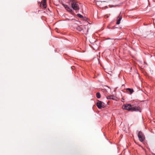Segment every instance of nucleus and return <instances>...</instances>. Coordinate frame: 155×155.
<instances>
[{
    "label": "nucleus",
    "instance_id": "2",
    "mask_svg": "<svg viewBox=\"0 0 155 155\" xmlns=\"http://www.w3.org/2000/svg\"><path fill=\"white\" fill-rule=\"evenodd\" d=\"M123 109L128 110H131L132 111H138L139 110L140 108L137 106L132 107L130 104H126L123 105L122 107Z\"/></svg>",
    "mask_w": 155,
    "mask_h": 155
},
{
    "label": "nucleus",
    "instance_id": "3",
    "mask_svg": "<svg viewBox=\"0 0 155 155\" xmlns=\"http://www.w3.org/2000/svg\"><path fill=\"white\" fill-rule=\"evenodd\" d=\"M138 136L139 141L141 142H143L145 139V137L144 135L141 131L139 132Z\"/></svg>",
    "mask_w": 155,
    "mask_h": 155
},
{
    "label": "nucleus",
    "instance_id": "10",
    "mask_svg": "<svg viewBox=\"0 0 155 155\" xmlns=\"http://www.w3.org/2000/svg\"><path fill=\"white\" fill-rule=\"evenodd\" d=\"M77 15L80 18H83V16L80 14H78Z\"/></svg>",
    "mask_w": 155,
    "mask_h": 155
},
{
    "label": "nucleus",
    "instance_id": "1",
    "mask_svg": "<svg viewBox=\"0 0 155 155\" xmlns=\"http://www.w3.org/2000/svg\"><path fill=\"white\" fill-rule=\"evenodd\" d=\"M70 3L71 4L72 8L63 4H62V5L68 12L73 14L72 8L75 10H78L79 9V3L75 0H72L71 1Z\"/></svg>",
    "mask_w": 155,
    "mask_h": 155
},
{
    "label": "nucleus",
    "instance_id": "7",
    "mask_svg": "<svg viewBox=\"0 0 155 155\" xmlns=\"http://www.w3.org/2000/svg\"><path fill=\"white\" fill-rule=\"evenodd\" d=\"M76 29L77 30H78L79 31H81L83 30L82 28L80 26H78L77 27Z\"/></svg>",
    "mask_w": 155,
    "mask_h": 155
},
{
    "label": "nucleus",
    "instance_id": "9",
    "mask_svg": "<svg viewBox=\"0 0 155 155\" xmlns=\"http://www.w3.org/2000/svg\"><path fill=\"white\" fill-rule=\"evenodd\" d=\"M127 90H128L131 93H132L134 92L133 89L128 88L127 89Z\"/></svg>",
    "mask_w": 155,
    "mask_h": 155
},
{
    "label": "nucleus",
    "instance_id": "8",
    "mask_svg": "<svg viewBox=\"0 0 155 155\" xmlns=\"http://www.w3.org/2000/svg\"><path fill=\"white\" fill-rule=\"evenodd\" d=\"M97 97L98 98H99L101 97V96L99 92H97L96 94Z\"/></svg>",
    "mask_w": 155,
    "mask_h": 155
},
{
    "label": "nucleus",
    "instance_id": "5",
    "mask_svg": "<svg viewBox=\"0 0 155 155\" xmlns=\"http://www.w3.org/2000/svg\"><path fill=\"white\" fill-rule=\"evenodd\" d=\"M122 19V17L121 16H120V14L119 16L117 18V24L119 25L120 24V21Z\"/></svg>",
    "mask_w": 155,
    "mask_h": 155
},
{
    "label": "nucleus",
    "instance_id": "6",
    "mask_svg": "<svg viewBox=\"0 0 155 155\" xmlns=\"http://www.w3.org/2000/svg\"><path fill=\"white\" fill-rule=\"evenodd\" d=\"M42 5H43V8H45L46 7V3L41 2L40 5L41 6Z\"/></svg>",
    "mask_w": 155,
    "mask_h": 155
},
{
    "label": "nucleus",
    "instance_id": "4",
    "mask_svg": "<svg viewBox=\"0 0 155 155\" xmlns=\"http://www.w3.org/2000/svg\"><path fill=\"white\" fill-rule=\"evenodd\" d=\"M104 103L101 101H98L96 105L99 109H101L104 105Z\"/></svg>",
    "mask_w": 155,
    "mask_h": 155
},
{
    "label": "nucleus",
    "instance_id": "11",
    "mask_svg": "<svg viewBox=\"0 0 155 155\" xmlns=\"http://www.w3.org/2000/svg\"><path fill=\"white\" fill-rule=\"evenodd\" d=\"M41 2L46 3V0H43Z\"/></svg>",
    "mask_w": 155,
    "mask_h": 155
}]
</instances>
